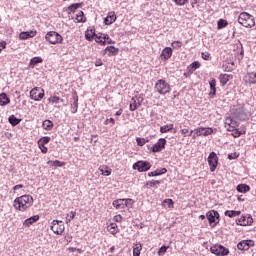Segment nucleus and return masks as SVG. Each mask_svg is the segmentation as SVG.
Instances as JSON below:
<instances>
[{
	"label": "nucleus",
	"mask_w": 256,
	"mask_h": 256,
	"mask_svg": "<svg viewBox=\"0 0 256 256\" xmlns=\"http://www.w3.org/2000/svg\"><path fill=\"white\" fill-rule=\"evenodd\" d=\"M33 206V196L22 195L14 200V208L18 211H27L29 207Z\"/></svg>",
	"instance_id": "nucleus-1"
},
{
	"label": "nucleus",
	"mask_w": 256,
	"mask_h": 256,
	"mask_svg": "<svg viewBox=\"0 0 256 256\" xmlns=\"http://www.w3.org/2000/svg\"><path fill=\"white\" fill-rule=\"evenodd\" d=\"M238 23L246 28L255 27V17L247 12H242L238 17Z\"/></svg>",
	"instance_id": "nucleus-2"
},
{
	"label": "nucleus",
	"mask_w": 256,
	"mask_h": 256,
	"mask_svg": "<svg viewBox=\"0 0 256 256\" xmlns=\"http://www.w3.org/2000/svg\"><path fill=\"white\" fill-rule=\"evenodd\" d=\"M154 89L159 95H167V93H171V85L163 79L157 80Z\"/></svg>",
	"instance_id": "nucleus-3"
},
{
	"label": "nucleus",
	"mask_w": 256,
	"mask_h": 256,
	"mask_svg": "<svg viewBox=\"0 0 256 256\" xmlns=\"http://www.w3.org/2000/svg\"><path fill=\"white\" fill-rule=\"evenodd\" d=\"M46 41H49L51 45H57V43L63 42V36L56 31H50L45 36Z\"/></svg>",
	"instance_id": "nucleus-4"
},
{
	"label": "nucleus",
	"mask_w": 256,
	"mask_h": 256,
	"mask_svg": "<svg viewBox=\"0 0 256 256\" xmlns=\"http://www.w3.org/2000/svg\"><path fill=\"white\" fill-rule=\"evenodd\" d=\"M132 169L139 171V173H145V171H149V169H151V163L140 160L133 164Z\"/></svg>",
	"instance_id": "nucleus-5"
},
{
	"label": "nucleus",
	"mask_w": 256,
	"mask_h": 256,
	"mask_svg": "<svg viewBox=\"0 0 256 256\" xmlns=\"http://www.w3.org/2000/svg\"><path fill=\"white\" fill-rule=\"evenodd\" d=\"M206 218L209 221L210 227H217V223H219V212L210 210L206 213Z\"/></svg>",
	"instance_id": "nucleus-6"
},
{
	"label": "nucleus",
	"mask_w": 256,
	"mask_h": 256,
	"mask_svg": "<svg viewBox=\"0 0 256 256\" xmlns=\"http://www.w3.org/2000/svg\"><path fill=\"white\" fill-rule=\"evenodd\" d=\"M51 231L56 235H63L65 231V224L60 220H53L51 225Z\"/></svg>",
	"instance_id": "nucleus-7"
},
{
	"label": "nucleus",
	"mask_w": 256,
	"mask_h": 256,
	"mask_svg": "<svg viewBox=\"0 0 256 256\" xmlns=\"http://www.w3.org/2000/svg\"><path fill=\"white\" fill-rule=\"evenodd\" d=\"M208 165L210 167L211 173L217 169V165H219V157H217V153L211 152L208 156Z\"/></svg>",
	"instance_id": "nucleus-8"
},
{
	"label": "nucleus",
	"mask_w": 256,
	"mask_h": 256,
	"mask_svg": "<svg viewBox=\"0 0 256 256\" xmlns=\"http://www.w3.org/2000/svg\"><path fill=\"white\" fill-rule=\"evenodd\" d=\"M211 253L214 255L227 256L229 254V249L225 248L223 245L215 244L210 248Z\"/></svg>",
	"instance_id": "nucleus-9"
},
{
	"label": "nucleus",
	"mask_w": 256,
	"mask_h": 256,
	"mask_svg": "<svg viewBox=\"0 0 256 256\" xmlns=\"http://www.w3.org/2000/svg\"><path fill=\"white\" fill-rule=\"evenodd\" d=\"M45 97V90L41 88H33L30 91V99H33V101H41Z\"/></svg>",
	"instance_id": "nucleus-10"
},
{
	"label": "nucleus",
	"mask_w": 256,
	"mask_h": 256,
	"mask_svg": "<svg viewBox=\"0 0 256 256\" xmlns=\"http://www.w3.org/2000/svg\"><path fill=\"white\" fill-rule=\"evenodd\" d=\"M251 247H255V241L253 240H242L237 245L240 251H249Z\"/></svg>",
	"instance_id": "nucleus-11"
},
{
	"label": "nucleus",
	"mask_w": 256,
	"mask_h": 256,
	"mask_svg": "<svg viewBox=\"0 0 256 256\" xmlns=\"http://www.w3.org/2000/svg\"><path fill=\"white\" fill-rule=\"evenodd\" d=\"M236 223L241 227H247L249 225H253V217L249 214L245 216H241L240 219L236 221Z\"/></svg>",
	"instance_id": "nucleus-12"
},
{
	"label": "nucleus",
	"mask_w": 256,
	"mask_h": 256,
	"mask_svg": "<svg viewBox=\"0 0 256 256\" xmlns=\"http://www.w3.org/2000/svg\"><path fill=\"white\" fill-rule=\"evenodd\" d=\"M165 145H167V140L165 138H160L158 142L152 146V153H159L163 151V149H165Z\"/></svg>",
	"instance_id": "nucleus-13"
},
{
	"label": "nucleus",
	"mask_w": 256,
	"mask_h": 256,
	"mask_svg": "<svg viewBox=\"0 0 256 256\" xmlns=\"http://www.w3.org/2000/svg\"><path fill=\"white\" fill-rule=\"evenodd\" d=\"M210 92L209 97L213 99L215 95H217V80L215 78H211L209 80Z\"/></svg>",
	"instance_id": "nucleus-14"
},
{
	"label": "nucleus",
	"mask_w": 256,
	"mask_h": 256,
	"mask_svg": "<svg viewBox=\"0 0 256 256\" xmlns=\"http://www.w3.org/2000/svg\"><path fill=\"white\" fill-rule=\"evenodd\" d=\"M37 35V31H26V32H21L19 34V40L20 41H26V39H33Z\"/></svg>",
	"instance_id": "nucleus-15"
},
{
	"label": "nucleus",
	"mask_w": 256,
	"mask_h": 256,
	"mask_svg": "<svg viewBox=\"0 0 256 256\" xmlns=\"http://www.w3.org/2000/svg\"><path fill=\"white\" fill-rule=\"evenodd\" d=\"M173 56V49L171 47H166L162 50L160 54V59L167 61V59H171Z\"/></svg>",
	"instance_id": "nucleus-16"
},
{
	"label": "nucleus",
	"mask_w": 256,
	"mask_h": 256,
	"mask_svg": "<svg viewBox=\"0 0 256 256\" xmlns=\"http://www.w3.org/2000/svg\"><path fill=\"white\" fill-rule=\"evenodd\" d=\"M196 135L198 137H201V135H203L204 137H207L209 135H212L213 133V128H204V127H201V128H197L196 130Z\"/></svg>",
	"instance_id": "nucleus-17"
},
{
	"label": "nucleus",
	"mask_w": 256,
	"mask_h": 256,
	"mask_svg": "<svg viewBox=\"0 0 256 256\" xmlns=\"http://www.w3.org/2000/svg\"><path fill=\"white\" fill-rule=\"evenodd\" d=\"M117 21V15H115V12H109L107 17L104 18V25H113Z\"/></svg>",
	"instance_id": "nucleus-18"
},
{
	"label": "nucleus",
	"mask_w": 256,
	"mask_h": 256,
	"mask_svg": "<svg viewBox=\"0 0 256 256\" xmlns=\"http://www.w3.org/2000/svg\"><path fill=\"white\" fill-rule=\"evenodd\" d=\"M236 125H237V122H235L231 118L226 119L225 127H226L227 131H235V129L237 128Z\"/></svg>",
	"instance_id": "nucleus-19"
},
{
	"label": "nucleus",
	"mask_w": 256,
	"mask_h": 256,
	"mask_svg": "<svg viewBox=\"0 0 256 256\" xmlns=\"http://www.w3.org/2000/svg\"><path fill=\"white\" fill-rule=\"evenodd\" d=\"M246 83L249 85H256V73L255 72H248L246 75Z\"/></svg>",
	"instance_id": "nucleus-20"
},
{
	"label": "nucleus",
	"mask_w": 256,
	"mask_h": 256,
	"mask_svg": "<svg viewBox=\"0 0 256 256\" xmlns=\"http://www.w3.org/2000/svg\"><path fill=\"white\" fill-rule=\"evenodd\" d=\"M39 219V215H34L28 219H26L23 223L24 227H31L33 223H37V220Z\"/></svg>",
	"instance_id": "nucleus-21"
},
{
	"label": "nucleus",
	"mask_w": 256,
	"mask_h": 256,
	"mask_svg": "<svg viewBox=\"0 0 256 256\" xmlns=\"http://www.w3.org/2000/svg\"><path fill=\"white\" fill-rule=\"evenodd\" d=\"M11 103V99L7 97V93L3 92L0 94V105L1 107H5V105H9Z\"/></svg>",
	"instance_id": "nucleus-22"
},
{
	"label": "nucleus",
	"mask_w": 256,
	"mask_h": 256,
	"mask_svg": "<svg viewBox=\"0 0 256 256\" xmlns=\"http://www.w3.org/2000/svg\"><path fill=\"white\" fill-rule=\"evenodd\" d=\"M165 173H167V168L157 169L149 172L148 177H159V175H165Z\"/></svg>",
	"instance_id": "nucleus-23"
},
{
	"label": "nucleus",
	"mask_w": 256,
	"mask_h": 256,
	"mask_svg": "<svg viewBox=\"0 0 256 256\" xmlns=\"http://www.w3.org/2000/svg\"><path fill=\"white\" fill-rule=\"evenodd\" d=\"M236 190L238 191V193H249V191H251V187L247 184H239L236 187Z\"/></svg>",
	"instance_id": "nucleus-24"
},
{
	"label": "nucleus",
	"mask_w": 256,
	"mask_h": 256,
	"mask_svg": "<svg viewBox=\"0 0 256 256\" xmlns=\"http://www.w3.org/2000/svg\"><path fill=\"white\" fill-rule=\"evenodd\" d=\"M112 205L115 207V209H125V200L116 199L112 202Z\"/></svg>",
	"instance_id": "nucleus-25"
},
{
	"label": "nucleus",
	"mask_w": 256,
	"mask_h": 256,
	"mask_svg": "<svg viewBox=\"0 0 256 256\" xmlns=\"http://www.w3.org/2000/svg\"><path fill=\"white\" fill-rule=\"evenodd\" d=\"M39 63H43V58L37 56V57H33L30 62H29V67L31 69L35 68V65H39Z\"/></svg>",
	"instance_id": "nucleus-26"
},
{
	"label": "nucleus",
	"mask_w": 256,
	"mask_h": 256,
	"mask_svg": "<svg viewBox=\"0 0 256 256\" xmlns=\"http://www.w3.org/2000/svg\"><path fill=\"white\" fill-rule=\"evenodd\" d=\"M224 215L226 217H230V219H233V217H239L241 215V211H236V210H226L224 212Z\"/></svg>",
	"instance_id": "nucleus-27"
},
{
	"label": "nucleus",
	"mask_w": 256,
	"mask_h": 256,
	"mask_svg": "<svg viewBox=\"0 0 256 256\" xmlns=\"http://www.w3.org/2000/svg\"><path fill=\"white\" fill-rule=\"evenodd\" d=\"M139 106H141V102H137V99L133 97L130 101V111H137Z\"/></svg>",
	"instance_id": "nucleus-28"
},
{
	"label": "nucleus",
	"mask_w": 256,
	"mask_h": 256,
	"mask_svg": "<svg viewBox=\"0 0 256 256\" xmlns=\"http://www.w3.org/2000/svg\"><path fill=\"white\" fill-rule=\"evenodd\" d=\"M79 109V98L76 96L73 98V103L71 104V113H77V110Z\"/></svg>",
	"instance_id": "nucleus-29"
},
{
	"label": "nucleus",
	"mask_w": 256,
	"mask_h": 256,
	"mask_svg": "<svg viewBox=\"0 0 256 256\" xmlns=\"http://www.w3.org/2000/svg\"><path fill=\"white\" fill-rule=\"evenodd\" d=\"M93 37H97V34L95 33V29H90L85 32V39L87 41H93Z\"/></svg>",
	"instance_id": "nucleus-30"
},
{
	"label": "nucleus",
	"mask_w": 256,
	"mask_h": 256,
	"mask_svg": "<svg viewBox=\"0 0 256 256\" xmlns=\"http://www.w3.org/2000/svg\"><path fill=\"white\" fill-rule=\"evenodd\" d=\"M8 122L10 123V125H12V127H17V125L21 123V119L15 117V115H11L8 118Z\"/></svg>",
	"instance_id": "nucleus-31"
},
{
	"label": "nucleus",
	"mask_w": 256,
	"mask_h": 256,
	"mask_svg": "<svg viewBox=\"0 0 256 256\" xmlns=\"http://www.w3.org/2000/svg\"><path fill=\"white\" fill-rule=\"evenodd\" d=\"M42 127L43 129H45V131H51V129H53V121L49 119L44 120L42 123Z\"/></svg>",
	"instance_id": "nucleus-32"
},
{
	"label": "nucleus",
	"mask_w": 256,
	"mask_h": 256,
	"mask_svg": "<svg viewBox=\"0 0 256 256\" xmlns=\"http://www.w3.org/2000/svg\"><path fill=\"white\" fill-rule=\"evenodd\" d=\"M108 231L111 233V235H117V233H119V228H117L116 223H111L108 226Z\"/></svg>",
	"instance_id": "nucleus-33"
},
{
	"label": "nucleus",
	"mask_w": 256,
	"mask_h": 256,
	"mask_svg": "<svg viewBox=\"0 0 256 256\" xmlns=\"http://www.w3.org/2000/svg\"><path fill=\"white\" fill-rule=\"evenodd\" d=\"M141 249H143V246L141 245V243L135 244L133 248V256H140Z\"/></svg>",
	"instance_id": "nucleus-34"
},
{
	"label": "nucleus",
	"mask_w": 256,
	"mask_h": 256,
	"mask_svg": "<svg viewBox=\"0 0 256 256\" xmlns=\"http://www.w3.org/2000/svg\"><path fill=\"white\" fill-rule=\"evenodd\" d=\"M173 124H166L160 127V133H169V131H173Z\"/></svg>",
	"instance_id": "nucleus-35"
},
{
	"label": "nucleus",
	"mask_w": 256,
	"mask_h": 256,
	"mask_svg": "<svg viewBox=\"0 0 256 256\" xmlns=\"http://www.w3.org/2000/svg\"><path fill=\"white\" fill-rule=\"evenodd\" d=\"M76 20L78 21V23H85V13H83V11H78V13L76 14Z\"/></svg>",
	"instance_id": "nucleus-36"
},
{
	"label": "nucleus",
	"mask_w": 256,
	"mask_h": 256,
	"mask_svg": "<svg viewBox=\"0 0 256 256\" xmlns=\"http://www.w3.org/2000/svg\"><path fill=\"white\" fill-rule=\"evenodd\" d=\"M219 79L221 85H227L229 83V74H220Z\"/></svg>",
	"instance_id": "nucleus-37"
},
{
	"label": "nucleus",
	"mask_w": 256,
	"mask_h": 256,
	"mask_svg": "<svg viewBox=\"0 0 256 256\" xmlns=\"http://www.w3.org/2000/svg\"><path fill=\"white\" fill-rule=\"evenodd\" d=\"M156 185H161V181L159 180H151V181H147L146 182V187H148L149 189L156 187Z\"/></svg>",
	"instance_id": "nucleus-38"
},
{
	"label": "nucleus",
	"mask_w": 256,
	"mask_h": 256,
	"mask_svg": "<svg viewBox=\"0 0 256 256\" xmlns=\"http://www.w3.org/2000/svg\"><path fill=\"white\" fill-rule=\"evenodd\" d=\"M105 51H109V55H117V53H119V48H116L115 46H107Z\"/></svg>",
	"instance_id": "nucleus-39"
},
{
	"label": "nucleus",
	"mask_w": 256,
	"mask_h": 256,
	"mask_svg": "<svg viewBox=\"0 0 256 256\" xmlns=\"http://www.w3.org/2000/svg\"><path fill=\"white\" fill-rule=\"evenodd\" d=\"M81 5H83V3H74V4H71V5L68 7V11H70V13H75V11H77V9H79V7H81Z\"/></svg>",
	"instance_id": "nucleus-40"
},
{
	"label": "nucleus",
	"mask_w": 256,
	"mask_h": 256,
	"mask_svg": "<svg viewBox=\"0 0 256 256\" xmlns=\"http://www.w3.org/2000/svg\"><path fill=\"white\" fill-rule=\"evenodd\" d=\"M199 67H201V63H199V61H194L189 65L188 69L189 71H196Z\"/></svg>",
	"instance_id": "nucleus-41"
},
{
	"label": "nucleus",
	"mask_w": 256,
	"mask_h": 256,
	"mask_svg": "<svg viewBox=\"0 0 256 256\" xmlns=\"http://www.w3.org/2000/svg\"><path fill=\"white\" fill-rule=\"evenodd\" d=\"M217 25H218V29H224V27H227V25H229V23L225 19H220L218 21Z\"/></svg>",
	"instance_id": "nucleus-42"
},
{
	"label": "nucleus",
	"mask_w": 256,
	"mask_h": 256,
	"mask_svg": "<svg viewBox=\"0 0 256 256\" xmlns=\"http://www.w3.org/2000/svg\"><path fill=\"white\" fill-rule=\"evenodd\" d=\"M162 203L163 205H167L168 209H173V205H175L173 199H165Z\"/></svg>",
	"instance_id": "nucleus-43"
},
{
	"label": "nucleus",
	"mask_w": 256,
	"mask_h": 256,
	"mask_svg": "<svg viewBox=\"0 0 256 256\" xmlns=\"http://www.w3.org/2000/svg\"><path fill=\"white\" fill-rule=\"evenodd\" d=\"M53 165L54 167H63V165H65V162H61L59 160H55V161H48V165Z\"/></svg>",
	"instance_id": "nucleus-44"
},
{
	"label": "nucleus",
	"mask_w": 256,
	"mask_h": 256,
	"mask_svg": "<svg viewBox=\"0 0 256 256\" xmlns=\"http://www.w3.org/2000/svg\"><path fill=\"white\" fill-rule=\"evenodd\" d=\"M102 39L105 41V45H113V43H115L107 34H103Z\"/></svg>",
	"instance_id": "nucleus-45"
},
{
	"label": "nucleus",
	"mask_w": 256,
	"mask_h": 256,
	"mask_svg": "<svg viewBox=\"0 0 256 256\" xmlns=\"http://www.w3.org/2000/svg\"><path fill=\"white\" fill-rule=\"evenodd\" d=\"M51 141V137L49 136H44L38 140V143H41L42 145H47Z\"/></svg>",
	"instance_id": "nucleus-46"
},
{
	"label": "nucleus",
	"mask_w": 256,
	"mask_h": 256,
	"mask_svg": "<svg viewBox=\"0 0 256 256\" xmlns=\"http://www.w3.org/2000/svg\"><path fill=\"white\" fill-rule=\"evenodd\" d=\"M149 140H146L145 138H136V143L139 147H143L145 143H148Z\"/></svg>",
	"instance_id": "nucleus-47"
},
{
	"label": "nucleus",
	"mask_w": 256,
	"mask_h": 256,
	"mask_svg": "<svg viewBox=\"0 0 256 256\" xmlns=\"http://www.w3.org/2000/svg\"><path fill=\"white\" fill-rule=\"evenodd\" d=\"M50 103H59L60 101L63 103V99H60L59 96H52L48 99Z\"/></svg>",
	"instance_id": "nucleus-48"
},
{
	"label": "nucleus",
	"mask_w": 256,
	"mask_h": 256,
	"mask_svg": "<svg viewBox=\"0 0 256 256\" xmlns=\"http://www.w3.org/2000/svg\"><path fill=\"white\" fill-rule=\"evenodd\" d=\"M122 200L124 201V208L133 205V199L131 198H123Z\"/></svg>",
	"instance_id": "nucleus-49"
},
{
	"label": "nucleus",
	"mask_w": 256,
	"mask_h": 256,
	"mask_svg": "<svg viewBox=\"0 0 256 256\" xmlns=\"http://www.w3.org/2000/svg\"><path fill=\"white\" fill-rule=\"evenodd\" d=\"M100 172L102 173V175H104L105 177H109V175H111V170H109V168L105 167V168H100Z\"/></svg>",
	"instance_id": "nucleus-50"
},
{
	"label": "nucleus",
	"mask_w": 256,
	"mask_h": 256,
	"mask_svg": "<svg viewBox=\"0 0 256 256\" xmlns=\"http://www.w3.org/2000/svg\"><path fill=\"white\" fill-rule=\"evenodd\" d=\"M201 57L204 61H211V54L209 52H202Z\"/></svg>",
	"instance_id": "nucleus-51"
},
{
	"label": "nucleus",
	"mask_w": 256,
	"mask_h": 256,
	"mask_svg": "<svg viewBox=\"0 0 256 256\" xmlns=\"http://www.w3.org/2000/svg\"><path fill=\"white\" fill-rule=\"evenodd\" d=\"M182 45H183V43H181V41L172 42L173 49H181Z\"/></svg>",
	"instance_id": "nucleus-52"
},
{
	"label": "nucleus",
	"mask_w": 256,
	"mask_h": 256,
	"mask_svg": "<svg viewBox=\"0 0 256 256\" xmlns=\"http://www.w3.org/2000/svg\"><path fill=\"white\" fill-rule=\"evenodd\" d=\"M238 157H239V153H237V152L228 154V159L230 161H233V159H238Z\"/></svg>",
	"instance_id": "nucleus-53"
},
{
	"label": "nucleus",
	"mask_w": 256,
	"mask_h": 256,
	"mask_svg": "<svg viewBox=\"0 0 256 256\" xmlns=\"http://www.w3.org/2000/svg\"><path fill=\"white\" fill-rule=\"evenodd\" d=\"M169 249V246H162L159 251L158 254L159 255H165V253H167V250Z\"/></svg>",
	"instance_id": "nucleus-54"
},
{
	"label": "nucleus",
	"mask_w": 256,
	"mask_h": 256,
	"mask_svg": "<svg viewBox=\"0 0 256 256\" xmlns=\"http://www.w3.org/2000/svg\"><path fill=\"white\" fill-rule=\"evenodd\" d=\"M38 146H39V149H41V152L44 154L47 153V151H49V149L45 146V144L38 143Z\"/></svg>",
	"instance_id": "nucleus-55"
},
{
	"label": "nucleus",
	"mask_w": 256,
	"mask_h": 256,
	"mask_svg": "<svg viewBox=\"0 0 256 256\" xmlns=\"http://www.w3.org/2000/svg\"><path fill=\"white\" fill-rule=\"evenodd\" d=\"M188 2H189V0H174V3H176V5H178L180 7L185 5Z\"/></svg>",
	"instance_id": "nucleus-56"
},
{
	"label": "nucleus",
	"mask_w": 256,
	"mask_h": 256,
	"mask_svg": "<svg viewBox=\"0 0 256 256\" xmlns=\"http://www.w3.org/2000/svg\"><path fill=\"white\" fill-rule=\"evenodd\" d=\"M103 39V36H96V43H99L100 45H105V40H101Z\"/></svg>",
	"instance_id": "nucleus-57"
},
{
	"label": "nucleus",
	"mask_w": 256,
	"mask_h": 256,
	"mask_svg": "<svg viewBox=\"0 0 256 256\" xmlns=\"http://www.w3.org/2000/svg\"><path fill=\"white\" fill-rule=\"evenodd\" d=\"M122 220H123V216L121 215L114 216V221H116V223H121Z\"/></svg>",
	"instance_id": "nucleus-58"
},
{
	"label": "nucleus",
	"mask_w": 256,
	"mask_h": 256,
	"mask_svg": "<svg viewBox=\"0 0 256 256\" xmlns=\"http://www.w3.org/2000/svg\"><path fill=\"white\" fill-rule=\"evenodd\" d=\"M7 47V42L6 41H2L0 42V53L3 49H5Z\"/></svg>",
	"instance_id": "nucleus-59"
},
{
	"label": "nucleus",
	"mask_w": 256,
	"mask_h": 256,
	"mask_svg": "<svg viewBox=\"0 0 256 256\" xmlns=\"http://www.w3.org/2000/svg\"><path fill=\"white\" fill-rule=\"evenodd\" d=\"M23 184H18L13 187V191H18V189H23Z\"/></svg>",
	"instance_id": "nucleus-60"
},
{
	"label": "nucleus",
	"mask_w": 256,
	"mask_h": 256,
	"mask_svg": "<svg viewBox=\"0 0 256 256\" xmlns=\"http://www.w3.org/2000/svg\"><path fill=\"white\" fill-rule=\"evenodd\" d=\"M103 65V61L101 59H97L95 62L96 67H101Z\"/></svg>",
	"instance_id": "nucleus-61"
},
{
	"label": "nucleus",
	"mask_w": 256,
	"mask_h": 256,
	"mask_svg": "<svg viewBox=\"0 0 256 256\" xmlns=\"http://www.w3.org/2000/svg\"><path fill=\"white\" fill-rule=\"evenodd\" d=\"M107 123H112V125H115V119H113V118L107 119L106 125H107Z\"/></svg>",
	"instance_id": "nucleus-62"
},
{
	"label": "nucleus",
	"mask_w": 256,
	"mask_h": 256,
	"mask_svg": "<svg viewBox=\"0 0 256 256\" xmlns=\"http://www.w3.org/2000/svg\"><path fill=\"white\" fill-rule=\"evenodd\" d=\"M182 135H187V133H189V129L188 128H184L181 130Z\"/></svg>",
	"instance_id": "nucleus-63"
},
{
	"label": "nucleus",
	"mask_w": 256,
	"mask_h": 256,
	"mask_svg": "<svg viewBox=\"0 0 256 256\" xmlns=\"http://www.w3.org/2000/svg\"><path fill=\"white\" fill-rule=\"evenodd\" d=\"M191 6L194 7L197 5V0H190Z\"/></svg>",
	"instance_id": "nucleus-64"
}]
</instances>
